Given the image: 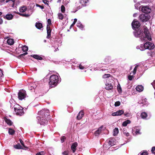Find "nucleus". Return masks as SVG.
<instances>
[{
  "instance_id": "f03ea898",
  "label": "nucleus",
  "mask_w": 155,
  "mask_h": 155,
  "mask_svg": "<svg viewBox=\"0 0 155 155\" xmlns=\"http://www.w3.org/2000/svg\"><path fill=\"white\" fill-rule=\"evenodd\" d=\"M47 114L45 115V110H43L38 112V116L37 117L38 123L40 124L41 125L45 126L47 124L48 121L47 120L44 119V117H45V115H48V110H46Z\"/></svg>"
},
{
  "instance_id": "7ed1b4c3",
  "label": "nucleus",
  "mask_w": 155,
  "mask_h": 155,
  "mask_svg": "<svg viewBox=\"0 0 155 155\" xmlns=\"http://www.w3.org/2000/svg\"><path fill=\"white\" fill-rule=\"evenodd\" d=\"M154 46L153 43L149 42H147L143 45H140L137 47V49H139L141 51H144L145 49H151L154 48Z\"/></svg>"
},
{
  "instance_id": "3c124183",
  "label": "nucleus",
  "mask_w": 155,
  "mask_h": 155,
  "mask_svg": "<svg viewBox=\"0 0 155 155\" xmlns=\"http://www.w3.org/2000/svg\"><path fill=\"white\" fill-rule=\"evenodd\" d=\"M79 68L80 69H82V70L84 68V67L81 64H80L79 66Z\"/></svg>"
},
{
  "instance_id": "bf43d9fd",
  "label": "nucleus",
  "mask_w": 155,
  "mask_h": 155,
  "mask_svg": "<svg viewBox=\"0 0 155 155\" xmlns=\"http://www.w3.org/2000/svg\"><path fill=\"white\" fill-rule=\"evenodd\" d=\"M32 87V86H31L30 87H29V89L31 90H32L33 89L34 90V89H35V87Z\"/></svg>"
},
{
  "instance_id": "49530a36",
  "label": "nucleus",
  "mask_w": 155,
  "mask_h": 155,
  "mask_svg": "<svg viewBox=\"0 0 155 155\" xmlns=\"http://www.w3.org/2000/svg\"><path fill=\"white\" fill-rule=\"evenodd\" d=\"M152 153L155 154V147H153L151 150Z\"/></svg>"
},
{
  "instance_id": "9d476101",
  "label": "nucleus",
  "mask_w": 155,
  "mask_h": 155,
  "mask_svg": "<svg viewBox=\"0 0 155 155\" xmlns=\"http://www.w3.org/2000/svg\"><path fill=\"white\" fill-rule=\"evenodd\" d=\"M124 113V111L122 110H119L116 112L112 113V115L113 116H120L123 114Z\"/></svg>"
},
{
  "instance_id": "e2e57ef3",
  "label": "nucleus",
  "mask_w": 155,
  "mask_h": 155,
  "mask_svg": "<svg viewBox=\"0 0 155 155\" xmlns=\"http://www.w3.org/2000/svg\"><path fill=\"white\" fill-rule=\"evenodd\" d=\"M3 23V20L2 18H0V24H1Z\"/></svg>"
},
{
  "instance_id": "c9c22d12",
  "label": "nucleus",
  "mask_w": 155,
  "mask_h": 155,
  "mask_svg": "<svg viewBox=\"0 0 155 155\" xmlns=\"http://www.w3.org/2000/svg\"><path fill=\"white\" fill-rule=\"evenodd\" d=\"M18 14L19 15H20L22 16L25 17H28L30 16V15L28 14H21L18 12Z\"/></svg>"
},
{
  "instance_id": "aec40b11",
  "label": "nucleus",
  "mask_w": 155,
  "mask_h": 155,
  "mask_svg": "<svg viewBox=\"0 0 155 155\" xmlns=\"http://www.w3.org/2000/svg\"><path fill=\"white\" fill-rule=\"evenodd\" d=\"M89 0H80V3L83 6H85L86 4L89 2Z\"/></svg>"
},
{
  "instance_id": "c03bdc74",
  "label": "nucleus",
  "mask_w": 155,
  "mask_h": 155,
  "mask_svg": "<svg viewBox=\"0 0 155 155\" xmlns=\"http://www.w3.org/2000/svg\"><path fill=\"white\" fill-rule=\"evenodd\" d=\"M133 75H129L128 76V79L129 80H131L134 78V77L133 76Z\"/></svg>"
},
{
  "instance_id": "0e129e2a",
  "label": "nucleus",
  "mask_w": 155,
  "mask_h": 155,
  "mask_svg": "<svg viewBox=\"0 0 155 155\" xmlns=\"http://www.w3.org/2000/svg\"><path fill=\"white\" fill-rule=\"evenodd\" d=\"M137 15V13H135L133 14V16L134 17H136Z\"/></svg>"
},
{
  "instance_id": "473e14b6",
  "label": "nucleus",
  "mask_w": 155,
  "mask_h": 155,
  "mask_svg": "<svg viewBox=\"0 0 155 155\" xmlns=\"http://www.w3.org/2000/svg\"><path fill=\"white\" fill-rule=\"evenodd\" d=\"M58 18L61 19V20H62L64 18V16L63 15L60 13H59L58 14Z\"/></svg>"
},
{
  "instance_id": "bb28decb",
  "label": "nucleus",
  "mask_w": 155,
  "mask_h": 155,
  "mask_svg": "<svg viewBox=\"0 0 155 155\" xmlns=\"http://www.w3.org/2000/svg\"><path fill=\"white\" fill-rule=\"evenodd\" d=\"M131 123V121L129 120H127L124 121L122 125L124 126H126L127 125Z\"/></svg>"
},
{
  "instance_id": "6ab92c4d",
  "label": "nucleus",
  "mask_w": 155,
  "mask_h": 155,
  "mask_svg": "<svg viewBox=\"0 0 155 155\" xmlns=\"http://www.w3.org/2000/svg\"><path fill=\"white\" fill-rule=\"evenodd\" d=\"M27 10V8L26 6H22L20 8L19 11L21 12H25Z\"/></svg>"
},
{
  "instance_id": "a18cd8bd",
  "label": "nucleus",
  "mask_w": 155,
  "mask_h": 155,
  "mask_svg": "<svg viewBox=\"0 0 155 155\" xmlns=\"http://www.w3.org/2000/svg\"><path fill=\"white\" fill-rule=\"evenodd\" d=\"M120 102L119 101H117L115 103L114 105L116 107H117L119 106L120 105Z\"/></svg>"
},
{
  "instance_id": "9b49d317",
  "label": "nucleus",
  "mask_w": 155,
  "mask_h": 155,
  "mask_svg": "<svg viewBox=\"0 0 155 155\" xmlns=\"http://www.w3.org/2000/svg\"><path fill=\"white\" fill-rule=\"evenodd\" d=\"M135 89L137 91L139 92H142L143 91L144 87L142 85H138L136 87Z\"/></svg>"
},
{
  "instance_id": "39448f33",
  "label": "nucleus",
  "mask_w": 155,
  "mask_h": 155,
  "mask_svg": "<svg viewBox=\"0 0 155 155\" xmlns=\"http://www.w3.org/2000/svg\"><path fill=\"white\" fill-rule=\"evenodd\" d=\"M15 113L17 115L21 116L24 114V112L23 108L18 104H15L14 106Z\"/></svg>"
},
{
  "instance_id": "72a5a7b5",
  "label": "nucleus",
  "mask_w": 155,
  "mask_h": 155,
  "mask_svg": "<svg viewBox=\"0 0 155 155\" xmlns=\"http://www.w3.org/2000/svg\"><path fill=\"white\" fill-rule=\"evenodd\" d=\"M28 47L24 45L22 47V50L24 52H26L28 50Z\"/></svg>"
},
{
  "instance_id": "de8ad7c7",
  "label": "nucleus",
  "mask_w": 155,
  "mask_h": 155,
  "mask_svg": "<svg viewBox=\"0 0 155 155\" xmlns=\"http://www.w3.org/2000/svg\"><path fill=\"white\" fill-rule=\"evenodd\" d=\"M20 142L21 143V144L22 145V146L25 147V145L24 144V143H23V141L22 140H21L20 139Z\"/></svg>"
},
{
  "instance_id": "393cba45",
  "label": "nucleus",
  "mask_w": 155,
  "mask_h": 155,
  "mask_svg": "<svg viewBox=\"0 0 155 155\" xmlns=\"http://www.w3.org/2000/svg\"><path fill=\"white\" fill-rule=\"evenodd\" d=\"M138 67V65H136L133 71L130 73V74L134 75L136 72L137 69Z\"/></svg>"
},
{
  "instance_id": "1a4fd4ad",
  "label": "nucleus",
  "mask_w": 155,
  "mask_h": 155,
  "mask_svg": "<svg viewBox=\"0 0 155 155\" xmlns=\"http://www.w3.org/2000/svg\"><path fill=\"white\" fill-rule=\"evenodd\" d=\"M140 129L138 127H133L132 129V132L133 134L134 135H137L140 134Z\"/></svg>"
},
{
  "instance_id": "20e7f679",
  "label": "nucleus",
  "mask_w": 155,
  "mask_h": 155,
  "mask_svg": "<svg viewBox=\"0 0 155 155\" xmlns=\"http://www.w3.org/2000/svg\"><path fill=\"white\" fill-rule=\"evenodd\" d=\"M59 81L58 77L57 75H52L50 77L49 84L51 87H54Z\"/></svg>"
},
{
  "instance_id": "6e6d98bb",
  "label": "nucleus",
  "mask_w": 155,
  "mask_h": 155,
  "mask_svg": "<svg viewBox=\"0 0 155 155\" xmlns=\"http://www.w3.org/2000/svg\"><path fill=\"white\" fill-rule=\"evenodd\" d=\"M65 137L64 136L62 137L61 139V142L63 143L64 142V140L65 139Z\"/></svg>"
},
{
  "instance_id": "603ef678",
  "label": "nucleus",
  "mask_w": 155,
  "mask_h": 155,
  "mask_svg": "<svg viewBox=\"0 0 155 155\" xmlns=\"http://www.w3.org/2000/svg\"><path fill=\"white\" fill-rule=\"evenodd\" d=\"M51 20L50 19H48V25H51Z\"/></svg>"
},
{
  "instance_id": "5701e85b",
  "label": "nucleus",
  "mask_w": 155,
  "mask_h": 155,
  "mask_svg": "<svg viewBox=\"0 0 155 155\" xmlns=\"http://www.w3.org/2000/svg\"><path fill=\"white\" fill-rule=\"evenodd\" d=\"M7 43L10 45H12L14 43V41L13 39L12 38H9L7 41Z\"/></svg>"
},
{
  "instance_id": "6e6552de",
  "label": "nucleus",
  "mask_w": 155,
  "mask_h": 155,
  "mask_svg": "<svg viewBox=\"0 0 155 155\" xmlns=\"http://www.w3.org/2000/svg\"><path fill=\"white\" fill-rule=\"evenodd\" d=\"M26 96V91L25 90L20 91L18 93V98L20 100L24 99Z\"/></svg>"
},
{
  "instance_id": "f704fd0d",
  "label": "nucleus",
  "mask_w": 155,
  "mask_h": 155,
  "mask_svg": "<svg viewBox=\"0 0 155 155\" xmlns=\"http://www.w3.org/2000/svg\"><path fill=\"white\" fill-rule=\"evenodd\" d=\"M14 147L17 149H23L22 147L20 144H18L15 145Z\"/></svg>"
},
{
  "instance_id": "ea45409f",
  "label": "nucleus",
  "mask_w": 155,
  "mask_h": 155,
  "mask_svg": "<svg viewBox=\"0 0 155 155\" xmlns=\"http://www.w3.org/2000/svg\"><path fill=\"white\" fill-rule=\"evenodd\" d=\"M114 142V140L113 139H110L109 142V144L111 145V146H112L114 144L113 143H112V142Z\"/></svg>"
},
{
  "instance_id": "79ce46f5",
  "label": "nucleus",
  "mask_w": 155,
  "mask_h": 155,
  "mask_svg": "<svg viewBox=\"0 0 155 155\" xmlns=\"http://www.w3.org/2000/svg\"><path fill=\"white\" fill-rule=\"evenodd\" d=\"M123 134L125 136L128 137L130 136V134L128 132L125 131V130L123 131Z\"/></svg>"
},
{
  "instance_id": "864d4df0",
  "label": "nucleus",
  "mask_w": 155,
  "mask_h": 155,
  "mask_svg": "<svg viewBox=\"0 0 155 155\" xmlns=\"http://www.w3.org/2000/svg\"><path fill=\"white\" fill-rule=\"evenodd\" d=\"M36 6L37 7H38L40 8L41 9H43L44 8V7L42 6H41L38 4H36Z\"/></svg>"
},
{
  "instance_id": "2f4dec72",
  "label": "nucleus",
  "mask_w": 155,
  "mask_h": 155,
  "mask_svg": "<svg viewBox=\"0 0 155 155\" xmlns=\"http://www.w3.org/2000/svg\"><path fill=\"white\" fill-rule=\"evenodd\" d=\"M110 60V57L109 56L106 57L104 59V61L106 63L108 62Z\"/></svg>"
},
{
  "instance_id": "4c0bfd02",
  "label": "nucleus",
  "mask_w": 155,
  "mask_h": 155,
  "mask_svg": "<svg viewBox=\"0 0 155 155\" xmlns=\"http://www.w3.org/2000/svg\"><path fill=\"white\" fill-rule=\"evenodd\" d=\"M61 11L62 13H64L65 12V8L63 5H62L61 7Z\"/></svg>"
},
{
  "instance_id": "f3484780",
  "label": "nucleus",
  "mask_w": 155,
  "mask_h": 155,
  "mask_svg": "<svg viewBox=\"0 0 155 155\" xmlns=\"http://www.w3.org/2000/svg\"><path fill=\"white\" fill-rule=\"evenodd\" d=\"M103 126H101L99 129L95 132V135L96 136H97L99 135L101 131V129L103 128Z\"/></svg>"
},
{
  "instance_id": "69168bd1",
  "label": "nucleus",
  "mask_w": 155,
  "mask_h": 155,
  "mask_svg": "<svg viewBox=\"0 0 155 155\" xmlns=\"http://www.w3.org/2000/svg\"><path fill=\"white\" fill-rule=\"evenodd\" d=\"M77 19L76 18H75L74 19V21H75V22H76L77 21Z\"/></svg>"
},
{
  "instance_id": "052dcab7",
  "label": "nucleus",
  "mask_w": 155,
  "mask_h": 155,
  "mask_svg": "<svg viewBox=\"0 0 155 155\" xmlns=\"http://www.w3.org/2000/svg\"><path fill=\"white\" fill-rule=\"evenodd\" d=\"M76 22L75 21H74L73 23L70 26V28H71L72 26H73L75 24Z\"/></svg>"
},
{
  "instance_id": "338daca9",
  "label": "nucleus",
  "mask_w": 155,
  "mask_h": 155,
  "mask_svg": "<svg viewBox=\"0 0 155 155\" xmlns=\"http://www.w3.org/2000/svg\"><path fill=\"white\" fill-rule=\"evenodd\" d=\"M27 54V53H24V54H22V55H23H23H25L26 54Z\"/></svg>"
},
{
  "instance_id": "774afa93",
  "label": "nucleus",
  "mask_w": 155,
  "mask_h": 155,
  "mask_svg": "<svg viewBox=\"0 0 155 155\" xmlns=\"http://www.w3.org/2000/svg\"><path fill=\"white\" fill-rule=\"evenodd\" d=\"M134 2L135 3L137 2V0H134Z\"/></svg>"
},
{
  "instance_id": "423d86ee",
  "label": "nucleus",
  "mask_w": 155,
  "mask_h": 155,
  "mask_svg": "<svg viewBox=\"0 0 155 155\" xmlns=\"http://www.w3.org/2000/svg\"><path fill=\"white\" fill-rule=\"evenodd\" d=\"M140 9L142 12L145 13L147 14L150 13L151 11V8L147 6L141 5L140 6Z\"/></svg>"
},
{
  "instance_id": "a19ab883",
  "label": "nucleus",
  "mask_w": 155,
  "mask_h": 155,
  "mask_svg": "<svg viewBox=\"0 0 155 155\" xmlns=\"http://www.w3.org/2000/svg\"><path fill=\"white\" fill-rule=\"evenodd\" d=\"M110 75L109 74H105L104 75H103V78H109L110 77Z\"/></svg>"
},
{
  "instance_id": "37998d69",
  "label": "nucleus",
  "mask_w": 155,
  "mask_h": 155,
  "mask_svg": "<svg viewBox=\"0 0 155 155\" xmlns=\"http://www.w3.org/2000/svg\"><path fill=\"white\" fill-rule=\"evenodd\" d=\"M69 153L68 151H65L62 153V155H68Z\"/></svg>"
},
{
  "instance_id": "4d7b16f0",
  "label": "nucleus",
  "mask_w": 155,
  "mask_h": 155,
  "mask_svg": "<svg viewBox=\"0 0 155 155\" xmlns=\"http://www.w3.org/2000/svg\"><path fill=\"white\" fill-rule=\"evenodd\" d=\"M5 0H0V5L3 4L4 3Z\"/></svg>"
},
{
  "instance_id": "412c9836",
  "label": "nucleus",
  "mask_w": 155,
  "mask_h": 155,
  "mask_svg": "<svg viewBox=\"0 0 155 155\" xmlns=\"http://www.w3.org/2000/svg\"><path fill=\"white\" fill-rule=\"evenodd\" d=\"M35 26L38 29L42 30L41 29L42 28V24L40 22L36 23Z\"/></svg>"
},
{
  "instance_id": "a211bd4d",
  "label": "nucleus",
  "mask_w": 155,
  "mask_h": 155,
  "mask_svg": "<svg viewBox=\"0 0 155 155\" xmlns=\"http://www.w3.org/2000/svg\"><path fill=\"white\" fill-rule=\"evenodd\" d=\"M113 88V86L111 85V84L110 83H106L105 88L107 90H111Z\"/></svg>"
},
{
  "instance_id": "b1692460",
  "label": "nucleus",
  "mask_w": 155,
  "mask_h": 155,
  "mask_svg": "<svg viewBox=\"0 0 155 155\" xmlns=\"http://www.w3.org/2000/svg\"><path fill=\"white\" fill-rule=\"evenodd\" d=\"M119 133V130L117 128H115L113 130V135L116 136Z\"/></svg>"
},
{
  "instance_id": "a878e982",
  "label": "nucleus",
  "mask_w": 155,
  "mask_h": 155,
  "mask_svg": "<svg viewBox=\"0 0 155 155\" xmlns=\"http://www.w3.org/2000/svg\"><path fill=\"white\" fill-rule=\"evenodd\" d=\"M31 56L34 58L38 60H41L42 59V58L41 57L37 55H33Z\"/></svg>"
},
{
  "instance_id": "4be33fe9",
  "label": "nucleus",
  "mask_w": 155,
  "mask_h": 155,
  "mask_svg": "<svg viewBox=\"0 0 155 155\" xmlns=\"http://www.w3.org/2000/svg\"><path fill=\"white\" fill-rule=\"evenodd\" d=\"M147 116V113L145 112H143L141 113V118L143 119H146V117Z\"/></svg>"
},
{
  "instance_id": "e433bc0d",
  "label": "nucleus",
  "mask_w": 155,
  "mask_h": 155,
  "mask_svg": "<svg viewBox=\"0 0 155 155\" xmlns=\"http://www.w3.org/2000/svg\"><path fill=\"white\" fill-rule=\"evenodd\" d=\"M147 99L146 98H143L142 99V101H139V103L140 104H145V103L147 101Z\"/></svg>"
},
{
  "instance_id": "ddd939ff",
  "label": "nucleus",
  "mask_w": 155,
  "mask_h": 155,
  "mask_svg": "<svg viewBox=\"0 0 155 155\" xmlns=\"http://www.w3.org/2000/svg\"><path fill=\"white\" fill-rule=\"evenodd\" d=\"M47 38H48L51 36V30L49 26L48 25H47Z\"/></svg>"
},
{
  "instance_id": "680f3d73",
  "label": "nucleus",
  "mask_w": 155,
  "mask_h": 155,
  "mask_svg": "<svg viewBox=\"0 0 155 155\" xmlns=\"http://www.w3.org/2000/svg\"><path fill=\"white\" fill-rule=\"evenodd\" d=\"M124 115L126 117H129L130 116V114L129 113L125 114Z\"/></svg>"
},
{
  "instance_id": "7c9ffc66",
  "label": "nucleus",
  "mask_w": 155,
  "mask_h": 155,
  "mask_svg": "<svg viewBox=\"0 0 155 155\" xmlns=\"http://www.w3.org/2000/svg\"><path fill=\"white\" fill-rule=\"evenodd\" d=\"M15 0H6V3L8 2L10 4L13 5L14 3Z\"/></svg>"
},
{
  "instance_id": "c756f323",
  "label": "nucleus",
  "mask_w": 155,
  "mask_h": 155,
  "mask_svg": "<svg viewBox=\"0 0 155 155\" xmlns=\"http://www.w3.org/2000/svg\"><path fill=\"white\" fill-rule=\"evenodd\" d=\"M117 89L119 93H121L122 92V89L120 85L119 84H118L117 86Z\"/></svg>"
},
{
  "instance_id": "2eb2a0df",
  "label": "nucleus",
  "mask_w": 155,
  "mask_h": 155,
  "mask_svg": "<svg viewBox=\"0 0 155 155\" xmlns=\"http://www.w3.org/2000/svg\"><path fill=\"white\" fill-rule=\"evenodd\" d=\"M84 115V113L83 111H80L79 114H78V115L77 117V118L78 120L81 119L82 117Z\"/></svg>"
},
{
  "instance_id": "58836bf2",
  "label": "nucleus",
  "mask_w": 155,
  "mask_h": 155,
  "mask_svg": "<svg viewBox=\"0 0 155 155\" xmlns=\"http://www.w3.org/2000/svg\"><path fill=\"white\" fill-rule=\"evenodd\" d=\"M45 153L44 151H41L38 152L36 153V155H44Z\"/></svg>"
},
{
  "instance_id": "c85d7f7f",
  "label": "nucleus",
  "mask_w": 155,
  "mask_h": 155,
  "mask_svg": "<svg viewBox=\"0 0 155 155\" xmlns=\"http://www.w3.org/2000/svg\"><path fill=\"white\" fill-rule=\"evenodd\" d=\"M15 132V131L10 128L9 129L8 133L10 134L13 135Z\"/></svg>"
},
{
  "instance_id": "4468645a",
  "label": "nucleus",
  "mask_w": 155,
  "mask_h": 155,
  "mask_svg": "<svg viewBox=\"0 0 155 155\" xmlns=\"http://www.w3.org/2000/svg\"><path fill=\"white\" fill-rule=\"evenodd\" d=\"M77 146L78 143L77 142H75L72 144L71 147V149L73 153H74L76 149V147Z\"/></svg>"
},
{
  "instance_id": "dca6fc26",
  "label": "nucleus",
  "mask_w": 155,
  "mask_h": 155,
  "mask_svg": "<svg viewBox=\"0 0 155 155\" xmlns=\"http://www.w3.org/2000/svg\"><path fill=\"white\" fill-rule=\"evenodd\" d=\"M4 120L5 122L9 126H11L13 124L12 122L10 119L6 117L4 118Z\"/></svg>"
},
{
  "instance_id": "f257e3e1",
  "label": "nucleus",
  "mask_w": 155,
  "mask_h": 155,
  "mask_svg": "<svg viewBox=\"0 0 155 155\" xmlns=\"http://www.w3.org/2000/svg\"><path fill=\"white\" fill-rule=\"evenodd\" d=\"M131 25L135 31L134 32V34L136 37L140 38L143 41L151 40L152 34L149 32L147 27H144L142 30H139L136 31V29L138 28L140 25L139 22L136 19L134 20Z\"/></svg>"
},
{
  "instance_id": "13d9d810",
  "label": "nucleus",
  "mask_w": 155,
  "mask_h": 155,
  "mask_svg": "<svg viewBox=\"0 0 155 155\" xmlns=\"http://www.w3.org/2000/svg\"><path fill=\"white\" fill-rule=\"evenodd\" d=\"M3 75L2 71V70H0V78Z\"/></svg>"
},
{
  "instance_id": "09e8293b",
  "label": "nucleus",
  "mask_w": 155,
  "mask_h": 155,
  "mask_svg": "<svg viewBox=\"0 0 155 155\" xmlns=\"http://www.w3.org/2000/svg\"><path fill=\"white\" fill-rule=\"evenodd\" d=\"M140 5V4L139 3H137L135 5V8L136 9H138V6H139Z\"/></svg>"
},
{
  "instance_id": "0eeeda50",
  "label": "nucleus",
  "mask_w": 155,
  "mask_h": 155,
  "mask_svg": "<svg viewBox=\"0 0 155 155\" xmlns=\"http://www.w3.org/2000/svg\"><path fill=\"white\" fill-rule=\"evenodd\" d=\"M150 18L149 15L145 14H141L139 16L140 20L142 21L146 22L148 21Z\"/></svg>"
},
{
  "instance_id": "8fccbe9b",
  "label": "nucleus",
  "mask_w": 155,
  "mask_h": 155,
  "mask_svg": "<svg viewBox=\"0 0 155 155\" xmlns=\"http://www.w3.org/2000/svg\"><path fill=\"white\" fill-rule=\"evenodd\" d=\"M140 155H147V152L143 151L140 153Z\"/></svg>"
},
{
  "instance_id": "5fc2aeb1",
  "label": "nucleus",
  "mask_w": 155,
  "mask_h": 155,
  "mask_svg": "<svg viewBox=\"0 0 155 155\" xmlns=\"http://www.w3.org/2000/svg\"><path fill=\"white\" fill-rule=\"evenodd\" d=\"M43 2L46 5H48V0H43Z\"/></svg>"
},
{
  "instance_id": "cd10ccee",
  "label": "nucleus",
  "mask_w": 155,
  "mask_h": 155,
  "mask_svg": "<svg viewBox=\"0 0 155 155\" xmlns=\"http://www.w3.org/2000/svg\"><path fill=\"white\" fill-rule=\"evenodd\" d=\"M77 26L78 27L81 29H82L84 27L83 25H82L81 22L78 21L77 24Z\"/></svg>"
},
{
  "instance_id": "f8f14e48",
  "label": "nucleus",
  "mask_w": 155,
  "mask_h": 155,
  "mask_svg": "<svg viewBox=\"0 0 155 155\" xmlns=\"http://www.w3.org/2000/svg\"><path fill=\"white\" fill-rule=\"evenodd\" d=\"M3 18L8 20L12 19L13 18V15L11 14H8L5 16L3 17Z\"/></svg>"
}]
</instances>
